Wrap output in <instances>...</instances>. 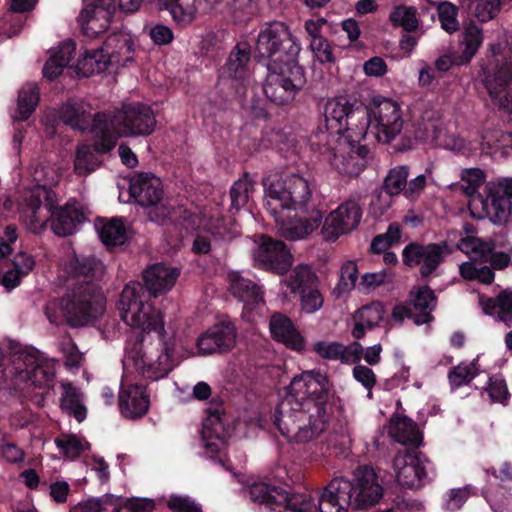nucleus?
Wrapping results in <instances>:
<instances>
[{
    "instance_id": "f257e3e1",
    "label": "nucleus",
    "mask_w": 512,
    "mask_h": 512,
    "mask_svg": "<svg viewBox=\"0 0 512 512\" xmlns=\"http://www.w3.org/2000/svg\"><path fill=\"white\" fill-rule=\"evenodd\" d=\"M335 391L328 375L320 370L304 371L295 376L287 396L272 413L274 426L289 442L307 443L326 429L328 406Z\"/></svg>"
},
{
    "instance_id": "f03ea898",
    "label": "nucleus",
    "mask_w": 512,
    "mask_h": 512,
    "mask_svg": "<svg viewBox=\"0 0 512 512\" xmlns=\"http://www.w3.org/2000/svg\"><path fill=\"white\" fill-rule=\"evenodd\" d=\"M325 127L332 133L348 129L357 137L371 134L378 142L390 143L403 129L400 105L368 91H353L328 99L324 106Z\"/></svg>"
},
{
    "instance_id": "7ed1b4c3",
    "label": "nucleus",
    "mask_w": 512,
    "mask_h": 512,
    "mask_svg": "<svg viewBox=\"0 0 512 512\" xmlns=\"http://www.w3.org/2000/svg\"><path fill=\"white\" fill-rule=\"evenodd\" d=\"M66 272L77 282L62 297L46 303L47 319L72 328L93 324L105 311L106 299L99 284L104 275L103 263L93 255L75 253L66 264Z\"/></svg>"
},
{
    "instance_id": "20e7f679",
    "label": "nucleus",
    "mask_w": 512,
    "mask_h": 512,
    "mask_svg": "<svg viewBox=\"0 0 512 512\" xmlns=\"http://www.w3.org/2000/svg\"><path fill=\"white\" fill-rule=\"evenodd\" d=\"M141 290L138 283L123 288L117 302L121 320L129 327L138 329L133 343L135 357L143 363V373L154 380L164 378L171 371L170 348L165 341L162 313L145 305L137 298Z\"/></svg>"
},
{
    "instance_id": "39448f33",
    "label": "nucleus",
    "mask_w": 512,
    "mask_h": 512,
    "mask_svg": "<svg viewBox=\"0 0 512 512\" xmlns=\"http://www.w3.org/2000/svg\"><path fill=\"white\" fill-rule=\"evenodd\" d=\"M25 215L28 218V228L33 233H40L51 223L52 231L60 237L75 233L77 225L84 219L82 210L69 200L59 206L56 193L45 186H37L31 190L25 199Z\"/></svg>"
},
{
    "instance_id": "423d86ee",
    "label": "nucleus",
    "mask_w": 512,
    "mask_h": 512,
    "mask_svg": "<svg viewBox=\"0 0 512 512\" xmlns=\"http://www.w3.org/2000/svg\"><path fill=\"white\" fill-rule=\"evenodd\" d=\"M263 186V206L269 214L278 215L281 211L308 213L309 209L313 208L311 186L308 180L299 174L264 178Z\"/></svg>"
},
{
    "instance_id": "0eeeda50",
    "label": "nucleus",
    "mask_w": 512,
    "mask_h": 512,
    "mask_svg": "<svg viewBox=\"0 0 512 512\" xmlns=\"http://www.w3.org/2000/svg\"><path fill=\"white\" fill-rule=\"evenodd\" d=\"M315 136L334 150L331 164L339 174L358 177L366 168L369 149L366 144H360L365 137H357L354 131L348 129L332 133L325 127V120L318 125Z\"/></svg>"
},
{
    "instance_id": "6e6552de",
    "label": "nucleus",
    "mask_w": 512,
    "mask_h": 512,
    "mask_svg": "<svg viewBox=\"0 0 512 512\" xmlns=\"http://www.w3.org/2000/svg\"><path fill=\"white\" fill-rule=\"evenodd\" d=\"M301 50L297 38L292 35L289 26L282 21L265 23L257 36L254 60L267 66L273 62L285 63L298 60Z\"/></svg>"
},
{
    "instance_id": "1a4fd4ad",
    "label": "nucleus",
    "mask_w": 512,
    "mask_h": 512,
    "mask_svg": "<svg viewBox=\"0 0 512 512\" xmlns=\"http://www.w3.org/2000/svg\"><path fill=\"white\" fill-rule=\"evenodd\" d=\"M134 43L122 32L110 34L97 49L86 50L77 60V74L88 77L95 71L103 72L109 65L125 67L133 61Z\"/></svg>"
},
{
    "instance_id": "9d476101",
    "label": "nucleus",
    "mask_w": 512,
    "mask_h": 512,
    "mask_svg": "<svg viewBox=\"0 0 512 512\" xmlns=\"http://www.w3.org/2000/svg\"><path fill=\"white\" fill-rule=\"evenodd\" d=\"M263 83L266 98L277 106L290 104L306 84L304 68L298 60L268 64Z\"/></svg>"
},
{
    "instance_id": "9b49d317",
    "label": "nucleus",
    "mask_w": 512,
    "mask_h": 512,
    "mask_svg": "<svg viewBox=\"0 0 512 512\" xmlns=\"http://www.w3.org/2000/svg\"><path fill=\"white\" fill-rule=\"evenodd\" d=\"M249 498L259 512H317L314 499L306 493H290L266 482H255L248 489Z\"/></svg>"
},
{
    "instance_id": "f8f14e48",
    "label": "nucleus",
    "mask_w": 512,
    "mask_h": 512,
    "mask_svg": "<svg viewBox=\"0 0 512 512\" xmlns=\"http://www.w3.org/2000/svg\"><path fill=\"white\" fill-rule=\"evenodd\" d=\"M13 369L20 380L30 382L40 389L42 396L47 395L54 386L53 365L42 359L36 349L16 352L13 356Z\"/></svg>"
},
{
    "instance_id": "ddd939ff",
    "label": "nucleus",
    "mask_w": 512,
    "mask_h": 512,
    "mask_svg": "<svg viewBox=\"0 0 512 512\" xmlns=\"http://www.w3.org/2000/svg\"><path fill=\"white\" fill-rule=\"evenodd\" d=\"M452 252L446 240L428 244L410 242L402 250V262L409 268L419 267L421 277L428 279Z\"/></svg>"
},
{
    "instance_id": "4468645a",
    "label": "nucleus",
    "mask_w": 512,
    "mask_h": 512,
    "mask_svg": "<svg viewBox=\"0 0 512 512\" xmlns=\"http://www.w3.org/2000/svg\"><path fill=\"white\" fill-rule=\"evenodd\" d=\"M111 119L124 136L151 135L157 123L153 109L140 102L125 104L121 110L111 112Z\"/></svg>"
},
{
    "instance_id": "2eb2a0df",
    "label": "nucleus",
    "mask_w": 512,
    "mask_h": 512,
    "mask_svg": "<svg viewBox=\"0 0 512 512\" xmlns=\"http://www.w3.org/2000/svg\"><path fill=\"white\" fill-rule=\"evenodd\" d=\"M290 292L298 294L302 311L314 313L323 306L324 298L318 289L316 274L307 265L296 266L285 279Z\"/></svg>"
},
{
    "instance_id": "dca6fc26",
    "label": "nucleus",
    "mask_w": 512,
    "mask_h": 512,
    "mask_svg": "<svg viewBox=\"0 0 512 512\" xmlns=\"http://www.w3.org/2000/svg\"><path fill=\"white\" fill-rule=\"evenodd\" d=\"M431 465L427 456L414 449H405L404 454H398L394 459V469L398 484L407 489L416 490L430 481L428 466Z\"/></svg>"
},
{
    "instance_id": "f3484780",
    "label": "nucleus",
    "mask_w": 512,
    "mask_h": 512,
    "mask_svg": "<svg viewBox=\"0 0 512 512\" xmlns=\"http://www.w3.org/2000/svg\"><path fill=\"white\" fill-rule=\"evenodd\" d=\"M255 267L274 274L283 275L292 266L293 257L287 245L267 235H261L253 253Z\"/></svg>"
},
{
    "instance_id": "a211bd4d",
    "label": "nucleus",
    "mask_w": 512,
    "mask_h": 512,
    "mask_svg": "<svg viewBox=\"0 0 512 512\" xmlns=\"http://www.w3.org/2000/svg\"><path fill=\"white\" fill-rule=\"evenodd\" d=\"M352 486V509L366 510L376 505L383 496V487L373 467L359 466L350 480Z\"/></svg>"
},
{
    "instance_id": "6ab92c4d",
    "label": "nucleus",
    "mask_w": 512,
    "mask_h": 512,
    "mask_svg": "<svg viewBox=\"0 0 512 512\" xmlns=\"http://www.w3.org/2000/svg\"><path fill=\"white\" fill-rule=\"evenodd\" d=\"M361 219L362 209L358 201L346 200L322 220L321 233L326 241H336L340 236L355 230Z\"/></svg>"
},
{
    "instance_id": "aec40b11",
    "label": "nucleus",
    "mask_w": 512,
    "mask_h": 512,
    "mask_svg": "<svg viewBox=\"0 0 512 512\" xmlns=\"http://www.w3.org/2000/svg\"><path fill=\"white\" fill-rule=\"evenodd\" d=\"M250 61L251 46L247 42L237 43L225 63L218 69V80L231 81L237 93L245 91L251 78Z\"/></svg>"
},
{
    "instance_id": "412c9836",
    "label": "nucleus",
    "mask_w": 512,
    "mask_h": 512,
    "mask_svg": "<svg viewBox=\"0 0 512 512\" xmlns=\"http://www.w3.org/2000/svg\"><path fill=\"white\" fill-rule=\"evenodd\" d=\"M279 226L281 234L287 240H300L317 230L323 220L320 210L310 208L308 213L281 211L278 215L270 214Z\"/></svg>"
},
{
    "instance_id": "4be33fe9",
    "label": "nucleus",
    "mask_w": 512,
    "mask_h": 512,
    "mask_svg": "<svg viewBox=\"0 0 512 512\" xmlns=\"http://www.w3.org/2000/svg\"><path fill=\"white\" fill-rule=\"evenodd\" d=\"M179 274L177 268H169L162 263H156L143 271V284L138 281H131L125 287L132 283L140 284L141 290L137 292V298L145 305H150L157 311L152 304L144 299L145 291L150 297L165 294L174 286ZM158 312L160 311L158 310Z\"/></svg>"
},
{
    "instance_id": "5701e85b",
    "label": "nucleus",
    "mask_w": 512,
    "mask_h": 512,
    "mask_svg": "<svg viewBox=\"0 0 512 512\" xmlns=\"http://www.w3.org/2000/svg\"><path fill=\"white\" fill-rule=\"evenodd\" d=\"M485 195L483 217H487L496 225L505 224L512 207V178L506 179L504 185H486Z\"/></svg>"
},
{
    "instance_id": "b1692460",
    "label": "nucleus",
    "mask_w": 512,
    "mask_h": 512,
    "mask_svg": "<svg viewBox=\"0 0 512 512\" xmlns=\"http://www.w3.org/2000/svg\"><path fill=\"white\" fill-rule=\"evenodd\" d=\"M409 172L408 165L395 166L389 170L380 191L376 192L371 201V208L376 216H383L388 211L393 196L404 194Z\"/></svg>"
},
{
    "instance_id": "393cba45",
    "label": "nucleus",
    "mask_w": 512,
    "mask_h": 512,
    "mask_svg": "<svg viewBox=\"0 0 512 512\" xmlns=\"http://www.w3.org/2000/svg\"><path fill=\"white\" fill-rule=\"evenodd\" d=\"M237 328L231 321H221L205 332L197 340V348L201 355L227 353L236 344Z\"/></svg>"
},
{
    "instance_id": "a878e982",
    "label": "nucleus",
    "mask_w": 512,
    "mask_h": 512,
    "mask_svg": "<svg viewBox=\"0 0 512 512\" xmlns=\"http://www.w3.org/2000/svg\"><path fill=\"white\" fill-rule=\"evenodd\" d=\"M483 83L493 99L512 113V61L501 66L483 69Z\"/></svg>"
},
{
    "instance_id": "bb28decb",
    "label": "nucleus",
    "mask_w": 512,
    "mask_h": 512,
    "mask_svg": "<svg viewBox=\"0 0 512 512\" xmlns=\"http://www.w3.org/2000/svg\"><path fill=\"white\" fill-rule=\"evenodd\" d=\"M129 193L135 201L151 210L156 206L167 205L163 200V187L160 178L152 173L140 172L130 179Z\"/></svg>"
},
{
    "instance_id": "cd10ccee",
    "label": "nucleus",
    "mask_w": 512,
    "mask_h": 512,
    "mask_svg": "<svg viewBox=\"0 0 512 512\" xmlns=\"http://www.w3.org/2000/svg\"><path fill=\"white\" fill-rule=\"evenodd\" d=\"M352 489L349 479H332L318 497L317 512H348L352 508Z\"/></svg>"
},
{
    "instance_id": "c85d7f7f",
    "label": "nucleus",
    "mask_w": 512,
    "mask_h": 512,
    "mask_svg": "<svg viewBox=\"0 0 512 512\" xmlns=\"http://www.w3.org/2000/svg\"><path fill=\"white\" fill-rule=\"evenodd\" d=\"M211 404L213 406L206 410L207 417L203 421L201 438L206 450L212 455H217L227 432L222 402L217 403L216 398H213Z\"/></svg>"
},
{
    "instance_id": "c756f323",
    "label": "nucleus",
    "mask_w": 512,
    "mask_h": 512,
    "mask_svg": "<svg viewBox=\"0 0 512 512\" xmlns=\"http://www.w3.org/2000/svg\"><path fill=\"white\" fill-rule=\"evenodd\" d=\"M114 13V8L103 5L99 0L86 6L77 18L83 35L97 38L110 27Z\"/></svg>"
},
{
    "instance_id": "7c9ffc66",
    "label": "nucleus",
    "mask_w": 512,
    "mask_h": 512,
    "mask_svg": "<svg viewBox=\"0 0 512 512\" xmlns=\"http://www.w3.org/2000/svg\"><path fill=\"white\" fill-rule=\"evenodd\" d=\"M118 404L123 417L127 419L143 417L150 406L146 386L140 383L122 385L118 395Z\"/></svg>"
},
{
    "instance_id": "2f4dec72",
    "label": "nucleus",
    "mask_w": 512,
    "mask_h": 512,
    "mask_svg": "<svg viewBox=\"0 0 512 512\" xmlns=\"http://www.w3.org/2000/svg\"><path fill=\"white\" fill-rule=\"evenodd\" d=\"M148 219L161 226L172 225L186 231L199 226V219L195 213L182 206L162 205L152 208L147 213Z\"/></svg>"
},
{
    "instance_id": "473e14b6",
    "label": "nucleus",
    "mask_w": 512,
    "mask_h": 512,
    "mask_svg": "<svg viewBox=\"0 0 512 512\" xmlns=\"http://www.w3.org/2000/svg\"><path fill=\"white\" fill-rule=\"evenodd\" d=\"M230 292L243 303V314L250 316L258 313L265 305L263 291L254 281L235 275L231 278Z\"/></svg>"
},
{
    "instance_id": "72a5a7b5",
    "label": "nucleus",
    "mask_w": 512,
    "mask_h": 512,
    "mask_svg": "<svg viewBox=\"0 0 512 512\" xmlns=\"http://www.w3.org/2000/svg\"><path fill=\"white\" fill-rule=\"evenodd\" d=\"M88 131L95 134L93 143L90 146L97 155H104L113 150L117 142V137L114 133L120 134V130L111 119V112L95 113L92 126Z\"/></svg>"
},
{
    "instance_id": "f704fd0d",
    "label": "nucleus",
    "mask_w": 512,
    "mask_h": 512,
    "mask_svg": "<svg viewBox=\"0 0 512 512\" xmlns=\"http://www.w3.org/2000/svg\"><path fill=\"white\" fill-rule=\"evenodd\" d=\"M269 327L272 338L275 341L284 344L291 350L297 352L304 351L305 339L288 316L282 313L273 314Z\"/></svg>"
},
{
    "instance_id": "c9c22d12",
    "label": "nucleus",
    "mask_w": 512,
    "mask_h": 512,
    "mask_svg": "<svg viewBox=\"0 0 512 512\" xmlns=\"http://www.w3.org/2000/svg\"><path fill=\"white\" fill-rule=\"evenodd\" d=\"M385 309L380 301H372L362 306L352 316L354 326L351 335L355 340L362 339L366 330H373L384 319Z\"/></svg>"
},
{
    "instance_id": "e433bc0d",
    "label": "nucleus",
    "mask_w": 512,
    "mask_h": 512,
    "mask_svg": "<svg viewBox=\"0 0 512 512\" xmlns=\"http://www.w3.org/2000/svg\"><path fill=\"white\" fill-rule=\"evenodd\" d=\"M91 106L84 101L69 99L59 110L60 120L72 129L88 131L93 123Z\"/></svg>"
},
{
    "instance_id": "4c0bfd02",
    "label": "nucleus",
    "mask_w": 512,
    "mask_h": 512,
    "mask_svg": "<svg viewBox=\"0 0 512 512\" xmlns=\"http://www.w3.org/2000/svg\"><path fill=\"white\" fill-rule=\"evenodd\" d=\"M389 435L406 449L418 450L423 436L417 424L407 416L399 417L391 422Z\"/></svg>"
},
{
    "instance_id": "58836bf2",
    "label": "nucleus",
    "mask_w": 512,
    "mask_h": 512,
    "mask_svg": "<svg viewBox=\"0 0 512 512\" xmlns=\"http://www.w3.org/2000/svg\"><path fill=\"white\" fill-rule=\"evenodd\" d=\"M483 30L474 21L464 23L462 40L460 41L461 53L456 61L458 65H466L475 56L483 43Z\"/></svg>"
},
{
    "instance_id": "ea45409f",
    "label": "nucleus",
    "mask_w": 512,
    "mask_h": 512,
    "mask_svg": "<svg viewBox=\"0 0 512 512\" xmlns=\"http://www.w3.org/2000/svg\"><path fill=\"white\" fill-rule=\"evenodd\" d=\"M75 49L76 45L72 40L63 42L44 64L43 76L49 80H54L60 76L64 68L69 66Z\"/></svg>"
},
{
    "instance_id": "a19ab883",
    "label": "nucleus",
    "mask_w": 512,
    "mask_h": 512,
    "mask_svg": "<svg viewBox=\"0 0 512 512\" xmlns=\"http://www.w3.org/2000/svg\"><path fill=\"white\" fill-rule=\"evenodd\" d=\"M388 18L393 27H401L407 33L416 32L421 27L419 12L415 6L394 5Z\"/></svg>"
},
{
    "instance_id": "79ce46f5",
    "label": "nucleus",
    "mask_w": 512,
    "mask_h": 512,
    "mask_svg": "<svg viewBox=\"0 0 512 512\" xmlns=\"http://www.w3.org/2000/svg\"><path fill=\"white\" fill-rule=\"evenodd\" d=\"M495 248L496 243L493 239L467 236L460 240V249L480 264L488 263Z\"/></svg>"
},
{
    "instance_id": "37998d69",
    "label": "nucleus",
    "mask_w": 512,
    "mask_h": 512,
    "mask_svg": "<svg viewBox=\"0 0 512 512\" xmlns=\"http://www.w3.org/2000/svg\"><path fill=\"white\" fill-rule=\"evenodd\" d=\"M102 160L92 151L90 145L86 143L78 144L73 161L74 173L85 177L102 165Z\"/></svg>"
},
{
    "instance_id": "c03bdc74",
    "label": "nucleus",
    "mask_w": 512,
    "mask_h": 512,
    "mask_svg": "<svg viewBox=\"0 0 512 512\" xmlns=\"http://www.w3.org/2000/svg\"><path fill=\"white\" fill-rule=\"evenodd\" d=\"M99 237L108 249L124 245L127 241V234L123 221L120 218H112L101 226Z\"/></svg>"
},
{
    "instance_id": "a18cd8bd",
    "label": "nucleus",
    "mask_w": 512,
    "mask_h": 512,
    "mask_svg": "<svg viewBox=\"0 0 512 512\" xmlns=\"http://www.w3.org/2000/svg\"><path fill=\"white\" fill-rule=\"evenodd\" d=\"M63 394L60 399V407L63 411L73 416L78 422L85 420L87 409L81 403L80 395L72 383L63 385Z\"/></svg>"
},
{
    "instance_id": "49530a36",
    "label": "nucleus",
    "mask_w": 512,
    "mask_h": 512,
    "mask_svg": "<svg viewBox=\"0 0 512 512\" xmlns=\"http://www.w3.org/2000/svg\"><path fill=\"white\" fill-rule=\"evenodd\" d=\"M40 99L39 89L36 84L24 85L18 94L16 119L26 121L35 111Z\"/></svg>"
},
{
    "instance_id": "de8ad7c7",
    "label": "nucleus",
    "mask_w": 512,
    "mask_h": 512,
    "mask_svg": "<svg viewBox=\"0 0 512 512\" xmlns=\"http://www.w3.org/2000/svg\"><path fill=\"white\" fill-rule=\"evenodd\" d=\"M255 184L256 180L248 172H245L233 183L230 188V210L238 211L247 204L249 194L254 191Z\"/></svg>"
},
{
    "instance_id": "09e8293b",
    "label": "nucleus",
    "mask_w": 512,
    "mask_h": 512,
    "mask_svg": "<svg viewBox=\"0 0 512 512\" xmlns=\"http://www.w3.org/2000/svg\"><path fill=\"white\" fill-rule=\"evenodd\" d=\"M458 7L448 1H440L437 6V14L441 27L447 33L452 34L459 30Z\"/></svg>"
},
{
    "instance_id": "8fccbe9b",
    "label": "nucleus",
    "mask_w": 512,
    "mask_h": 512,
    "mask_svg": "<svg viewBox=\"0 0 512 512\" xmlns=\"http://www.w3.org/2000/svg\"><path fill=\"white\" fill-rule=\"evenodd\" d=\"M195 2L196 0H181L178 6L172 8L170 15L176 25L185 28L192 24L197 14Z\"/></svg>"
},
{
    "instance_id": "3c124183",
    "label": "nucleus",
    "mask_w": 512,
    "mask_h": 512,
    "mask_svg": "<svg viewBox=\"0 0 512 512\" xmlns=\"http://www.w3.org/2000/svg\"><path fill=\"white\" fill-rule=\"evenodd\" d=\"M410 296L416 310L432 312L437 306L438 298L428 285L419 287L415 293L411 291Z\"/></svg>"
},
{
    "instance_id": "603ef678",
    "label": "nucleus",
    "mask_w": 512,
    "mask_h": 512,
    "mask_svg": "<svg viewBox=\"0 0 512 512\" xmlns=\"http://www.w3.org/2000/svg\"><path fill=\"white\" fill-rule=\"evenodd\" d=\"M358 279V268L354 261H347L344 263L340 270L339 282L335 288L338 295L348 293L354 289Z\"/></svg>"
},
{
    "instance_id": "864d4df0",
    "label": "nucleus",
    "mask_w": 512,
    "mask_h": 512,
    "mask_svg": "<svg viewBox=\"0 0 512 512\" xmlns=\"http://www.w3.org/2000/svg\"><path fill=\"white\" fill-rule=\"evenodd\" d=\"M501 10V0H477L474 16L481 23L495 19Z\"/></svg>"
},
{
    "instance_id": "5fc2aeb1",
    "label": "nucleus",
    "mask_w": 512,
    "mask_h": 512,
    "mask_svg": "<svg viewBox=\"0 0 512 512\" xmlns=\"http://www.w3.org/2000/svg\"><path fill=\"white\" fill-rule=\"evenodd\" d=\"M199 54L201 57L215 60L223 50L222 42L214 32L206 33L199 42Z\"/></svg>"
},
{
    "instance_id": "6e6d98bb",
    "label": "nucleus",
    "mask_w": 512,
    "mask_h": 512,
    "mask_svg": "<svg viewBox=\"0 0 512 512\" xmlns=\"http://www.w3.org/2000/svg\"><path fill=\"white\" fill-rule=\"evenodd\" d=\"M313 351L320 357L327 360H340L342 363L347 361L344 357V349L340 342L318 341L313 346Z\"/></svg>"
},
{
    "instance_id": "4d7b16f0",
    "label": "nucleus",
    "mask_w": 512,
    "mask_h": 512,
    "mask_svg": "<svg viewBox=\"0 0 512 512\" xmlns=\"http://www.w3.org/2000/svg\"><path fill=\"white\" fill-rule=\"evenodd\" d=\"M486 390L492 402L507 404L511 396L502 376L490 377Z\"/></svg>"
},
{
    "instance_id": "13d9d810",
    "label": "nucleus",
    "mask_w": 512,
    "mask_h": 512,
    "mask_svg": "<svg viewBox=\"0 0 512 512\" xmlns=\"http://www.w3.org/2000/svg\"><path fill=\"white\" fill-rule=\"evenodd\" d=\"M55 445L62 451L63 455L71 459L78 458L85 449L79 438L70 434L65 438H56Z\"/></svg>"
},
{
    "instance_id": "bf43d9fd",
    "label": "nucleus",
    "mask_w": 512,
    "mask_h": 512,
    "mask_svg": "<svg viewBox=\"0 0 512 512\" xmlns=\"http://www.w3.org/2000/svg\"><path fill=\"white\" fill-rule=\"evenodd\" d=\"M499 312L497 320L503 322L506 327H512V291L502 290L497 295Z\"/></svg>"
},
{
    "instance_id": "052dcab7",
    "label": "nucleus",
    "mask_w": 512,
    "mask_h": 512,
    "mask_svg": "<svg viewBox=\"0 0 512 512\" xmlns=\"http://www.w3.org/2000/svg\"><path fill=\"white\" fill-rule=\"evenodd\" d=\"M352 374L354 379L367 389V396L372 398V389L376 384V375L373 370L364 365H355Z\"/></svg>"
},
{
    "instance_id": "680f3d73",
    "label": "nucleus",
    "mask_w": 512,
    "mask_h": 512,
    "mask_svg": "<svg viewBox=\"0 0 512 512\" xmlns=\"http://www.w3.org/2000/svg\"><path fill=\"white\" fill-rule=\"evenodd\" d=\"M310 48L315 54L316 58L319 60V62L333 63L335 61L332 46L325 37L311 40Z\"/></svg>"
},
{
    "instance_id": "e2e57ef3",
    "label": "nucleus",
    "mask_w": 512,
    "mask_h": 512,
    "mask_svg": "<svg viewBox=\"0 0 512 512\" xmlns=\"http://www.w3.org/2000/svg\"><path fill=\"white\" fill-rule=\"evenodd\" d=\"M474 377L471 366L458 365L448 373L449 382L453 387L469 384Z\"/></svg>"
},
{
    "instance_id": "0e129e2a",
    "label": "nucleus",
    "mask_w": 512,
    "mask_h": 512,
    "mask_svg": "<svg viewBox=\"0 0 512 512\" xmlns=\"http://www.w3.org/2000/svg\"><path fill=\"white\" fill-rule=\"evenodd\" d=\"M427 184V178L420 174L410 181L407 180V186L404 190V196L409 201H416L421 196Z\"/></svg>"
},
{
    "instance_id": "69168bd1",
    "label": "nucleus",
    "mask_w": 512,
    "mask_h": 512,
    "mask_svg": "<svg viewBox=\"0 0 512 512\" xmlns=\"http://www.w3.org/2000/svg\"><path fill=\"white\" fill-rule=\"evenodd\" d=\"M149 36L158 46L170 44L174 40V33L164 24H156L149 30Z\"/></svg>"
},
{
    "instance_id": "338daca9",
    "label": "nucleus",
    "mask_w": 512,
    "mask_h": 512,
    "mask_svg": "<svg viewBox=\"0 0 512 512\" xmlns=\"http://www.w3.org/2000/svg\"><path fill=\"white\" fill-rule=\"evenodd\" d=\"M167 506L173 512H202L201 508L188 497L172 495Z\"/></svg>"
},
{
    "instance_id": "774afa93",
    "label": "nucleus",
    "mask_w": 512,
    "mask_h": 512,
    "mask_svg": "<svg viewBox=\"0 0 512 512\" xmlns=\"http://www.w3.org/2000/svg\"><path fill=\"white\" fill-rule=\"evenodd\" d=\"M153 508L152 500L128 499L124 505L115 507L113 512H146Z\"/></svg>"
}]
</instances>
